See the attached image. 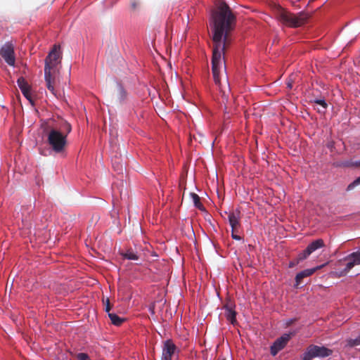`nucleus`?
Instances as JSON below:
<instances>
[{
    "label": "nucleus",
    "mask_w": 360,
    "mask_h": 360,
    "mask_svg": "<svg viewBox=\"0 0 360 360\" xmlns=\"http://www.w3.org/2000/svg\"><path fill=\"white\" fill-rule=\"evenodd\" d=\"M178 351L172 340H166L163 342L161 360H172V356Z\"/></svg>",
    "instance_id": "6e6552de"
},
{
    "label": "nucleus",
    "mask_w": 360,
    "mask_h": 360,
    "mask_svg": "<svg viewBox=\"0 0 360 360\" xmlns=\"http://www.w3.org/2000/svg\"><path fill=\"white\" fill-rule=\"evenodd\" d=\"M309 255V252L307 251V248H305L297 255V259L300 262L308 258Z\"/></svg>",
    "instance_id": "4be33fe9"
},
{
    "label": "nucleus",
    "mask_w": 360,
    "mask_h": 360,
    "mask_svg": "<svg viewBox=\"0 0 360 360\" xmlns=\"http://www.w3.org/2000/svg\"><path fill=\"white\" fill-rule=\"evenodd\" d=\"M360 184V176L351 182L347 187V191H349L353 190L355 187Z\"/></svg>",
    "instance_id": "5701e85b"
},
{
    "label": "nucleus",
    "mask_w": 360,
    "mask_h": 360,
    "mask_svg": "<svg viewBox=\"0 0 360 360\" xmlns=\"http://www.w3.org/2000/svg\"><path fill=\"white\" fill-rule=\"evenodd\" d=\"M360 345V334L354 339H349L347 342V346L349 347H354L356 346Z\"/></svg>",
    "instance_id": "412c9836"
},
{
    "label": "nucleus",
    "mask_w": 360,
    "mask_h": 360,
    "mask_svg": "<svg viewBox=\"0 0 360 360\" xmlns=\"http://www.w3.org/2000/svg\"><path fill=\"white\" fill-rule=\"evenodd\" d=\"M149 311H150L152 314H154V310H153V309L150 308V309H149Z\"/></svg>",
    "instance_id": "473e14b6"
},
{
    "label": "nucleus",
    "mask_w": 360,
    "mask_h": 360,
    "mask_svg": "<svg viewBox=\"0 0 360 360\" xmlns=\"http://www.w3.org/2000/svg\"><path fill=\"white\" fill-rule=\"evenodd\" d=\"M72 130L71 125L65 122L60 129L52 128L49 130L47 141L53 151L60 153L64 151L67 143V136Z\"/></svg>",
    "instance_id": "f03ea898"
},
{
    "label": "nucleus",
    "mask_w": 360,
    "mask_h": 360,
    "mask_svg": "<svg viewBox=\"0 0 360 360\" xmlns=\"http://www.w3.org/2000/svg\"><path fill=\"white\" fill-rule=\"evenodd\" d=\"M0 55L10 66L15 65V53L12 44L6 43L0 49Z\"/></svg>",
    "instance_id": "0eeeda50"
},
{
    "label": "nucleus",
    "mask_w": 360,
    "mask_h": 360,
    "mask_svg": "<svg viewBox=\"0 0 360 360\" xmlns=\"http://www.w3.org/2000/svg\"><path fill=\"white\" fill-rule=\"evenodd\" d=\"M59 47L54 45L52 50L49 53L48 56L44 60V79L47 89L53 94H55L54 86L52 84L53 78L52 72L55 71L56 65L58 63V58L60 53L58 51Z\"/></svg>",
    "instance_id": "7ed1b4c3"
},
{
    "label": "nucleus",
    "mask_w": 360,
    "mask_h": 360,
    "mask_svg": "<svg viewBox=\"0 0 360 360\" xmlns=\"http://www.w3.org/2000/svg\"><path fill=\"white\" fill-rule=\"evenodd\" d=\"M342 260L347 262L345 265V267L343 269L344 270H345L347 273H348L354 266H356L352 259H347V256L345 257Z\"/></svg>",
    "instance_id": "aec40b11"
},
{
    "label": "nucleus",
    "mask_w": 360,
    "mask_h": 360,
    "mask_svg": "<svg viewBox=\"0 0 360 360\" xmlns=\"http://www.w3.org/2000/svg\"><path fill=\"white\" fill-rule=\"evenodd\" d=\"M347 259H352L355 265H360V249L358 248L357 251L353 252L347 255Z\"/></svg>",
    "instance_id": "6ab92c4d"
},
{
    "label": "nucleus",
    "mask_w": 360,
    "mask_h": 360,
    "mask_svg": "<svg viewBox=\"0 0 360 360\" xmlns=\"http://www.w3.org/2000/svg\"><path fill=\"white\" fill-rule=\"evenodd\" d=\"M105 311L108 314L110 313V303L109 299H106L105 300Z\"/></svg>",
    "instance_id": "bb28decb"
},
{
    "label": "nucleus",
    "mask_w": 360,
    "mask_h": 360,
    "mask_svg": "<svg viewBox=\"0 0 360 360\" xmlns=\"http://www.w3.org/2000/svg\"><path fill=\"white\" fill-rule=\"evenodd\" d=\"M77 360H91L89 356L84 352H81L77 354Z\"/></svg>",
    "instance_id": "b1692460"
},
{
    "label": "nucleus",
    "mask_w": 360,
    "mask_h": 360,
    "mask_svg": "<svg viewBox=\"0 0 360 360\" xmlns=\"http://www.w3.org/2000/svg\"><path fill=\"white\" fill-rule=\"evenodd\" d=\"M236 16L226 2H221L212 13L213 50L212 69L214 82L219 86L223 101H228L231 92L226 74L225 48L228 34L233 30Z\"/></svg>",
    "instance_id": "f257e3e1"
},
{
    "label": "nucleus",
    "mask_w": 360,
    "mask_h": 360,
    "mask_svg": "<svg viewBox=\"0 0 360 360\" xmlns=\"http://www.w3.org/2000/svg\"><path fill=\"white\" fill-rule=\"evenodd\" d=\"M228 220L231 227V232H233L234 231V229L239 225V212H238V213L233 212H230L228 216Z\"/></svg>",
    "instance_id": "4468645a"
},
{
    "label": "nucleus",
    "mask_w": 360,
    "mask_h": 360,
    "mask_svg": "<svg viewBox=\"0 0 360 360\" xmlns=\"http://www.w3.org/2000/svg\"><path fill=\"white\" fill-rule=\"evenodd\" d=\"M17 84H18V86L20 88V91H22V94H23V96L30 102L32 103V95H31V92H30V86L28 84L27 82L25 79L24 77H21L18 79Z\"/></svg>",
    "instance_id": "9b49d317"
},
{
    "label": "nucleus",
    "mask_w": 360,
    "mask_h": 360,
    "mask_svg": "<svg viewBox=\"0 0 360 360\" xmlns=\"http://www.w3.org/2000/svg\"><path fill=\"white\" fill-rule=\"evenodd\" d=\"M286 85H287V88L291 89L292 88V80L288 81V82L286 83Z\"/></svg>",
    "instance_id": "c756f323"
},
{
    "label": "nucleus",
    "mask_w": 360,
    "mask_h": 360,
    "mask_svg": "<svg viewBox=\"0 0 360 360\" xmlns=\"http://www.w3.org/2000/svg\"><path fill=\"white\" fill-rule=\"evenodd\" d=\"M333 354V350L316 345H309L301 356V360H312L314 358L323 359Z\"/></svg>",
    "instance_id": "20e7f679"
},
{
    "label": "nucleus",
    "mask_w": 360,
    "mask_h": 360,
    "mask_svg": "<svg viewBox=\"0 0 360 360\" xmlns=\"http://www.w3.org/2000/svg\"><path fill=\"white\" fill-rule=\"evenodd\" d=\"M311 102L318 104L321 107H322V109H317L319 113L324 114L326 112L328 108V103L324 98H316Z\"/></svg>",
    "instance_id": "2eb2a0df"
},
{
    "label": "nucleus",
    "mask_w": 360,
    "mask_h": 360,
    "mask_svg": "<svg viewBox=\"0 0 360 360\" xmlns=\"http://www.w3.org/2000/svg\"><path fill=\"white\" fill-rule=\"evenodd\" d=\"M300 263V262L297 260V259L296 258L294 260H292L289 262V264H288V267L289 268H293L295 266H296L297 264H298Z\"/></svg>",
    "instance_id": "cd10ccee"
},
{
    "label": "nucleus",
    "mask_w": 360,
    "mask_h": 360,
    "mask_svg": "<svg viewBox=\"0 0 360 360\" xmlns=\"http://www.w3.org/2000/svg\"><path fill=\"white\" fill-rule=\"evenodd\" d=\"M108 316L112 323L116 326H120L125 321L124 318L120 317L115 313L110 312L108 314Z\"/></svg>",
    "instance_id": "dca6fc26"
},
{
    "label": "nucleus",
    "mask_w": 360,
    "mask_h": 360,
    "mask_svg": "<svg viewBox=\"0 0 360 360\" xmlns=\"http://www.w3.org/2000/svg\"><path fill=\"white\" fill-rule=\"evenodd\" d=\"M120 255L125 259L137 261L139 259V256L136 251L133 248H129L126 251H120Z\"/></svg>",
    "instance_id": "f8f14e48"
},
{
    "label": "nucleus",
    "mask_w": 360,
    "mask_h": 360,
    "mask_svg": "<svg viewBox=\"0 0 360 360\" xmlns=\"http://www.w3.org/2000/svg\"><path fill=\"white\" fill-rule=\"evenodd\" d=\"M359 334H360V333H359Z\"/></svg>",
    "instance_id": "c9c22d12"
},
{
    "label": "nucleus",
    "mask_w": 360,
    "mask_h": 360,
    "mask_svg": "<svg viewBox=\"0 0 360 360\" xmlns=\"http://www.w3.org/2000/svg\"><path fill=\"white\" fill-rule=\"evenodd\" d=\"M190 195H191V198L193 200L194 206L196 208L199 209L200 210H204L205 208H204L202 204L200 202L199 195L198 194L195 193H191Z\"/></svg>",
    "instance_id": "a211bd4d"
},
{
    "label": "nucleus",
    "mask_w": 360,
    "mask_h": 360,
    "mask_svg": "<svg viewBox=\"0 0 360 360\" xmlns=\"http://www.w3.org/2000/svg\"><path fill=\"white\" fill-rule=\"evenodd\" d=\"M113 167H115V169L119 172H121L122 171V165H120V167L117 166V167H115V164L113 163Z\"/></svg>",
    "instance_id": "7c9ffc66"
},
{
    "label": "nucleus",
    "mask_w": 360,
    "mask_h": 360,
    "mask_svg": "<svg viewBox=\"0 0 360 360\" xmlns=\"http://www.w3.org/2000/svg\"><path fill=\"white\" fill-rule=\"evenodd\" d=\"M250 360H255V359H250Z\"/></svg>",
    "instance_id": "72a5a7b5"
},
{
    "label": "nucleus",
    "mask_w": 360,
    "mask_h": 360,
    "mask_svg": "<svg viewBox=\"0 0 360 360\" xmlns=\"http://www.w3.org/2000/svg\"><path fill=\"white\" fill-rule=\"evenodd\" d=\"M296 321H297L296 318L288 319L285 320L284 324L286 327H288L291 324H292L294 322H295Z\"/></svg>",
    "instance_id": "a878e982"
},
{
    "label": "nucleus",
    "mask_w": 360,
    "mask_h": 360,
    "mask_svg": "<svg viewBox=\"0 0 360 360\" xmlns=\"http://www.w3.org/2000/svg\"><path fill=\"white\" fill-rule=\"evenodd\" d=\"M325 246L324 242L321 238H318L313 240L307 246V250L309 254H312L316 250L322 248Z\"/></svg>",
    "instance_id": "ddd939ff"
},
{
    "label": "nucleus",
    "mask_w": 360,
    "mask_h": 360,
    "mask_svg": "<svg viewBox=\"0 0 360 360\" xmlns=\"http://www.w3.org/2000/svg\"><path fill=\"white\" fill-rule=\"evenodd\" d=\"M355 165H356V166H360V160H356V161L355 162Z\"/></svg>",
    "instance_id": "2f4dec72"
},
{
    "label": "nucleus",
    "mask_w": 360,
    "mask_h": 360,
    "mask_svg": "<svg viewBox=\"0 0 360 360\" xmlns=\"http://www.w3.org/2000/svg\"><path fill=\"white\" fill-rule=\"evenodd\" d=\"M334 274L336 275V276L338 277H343V276H345L347 273L345 271V270H344L343 269H340V270H338V271H335L334 272Z\"/></svg>",
    "instance_id": "393cba45"
},
{
    "label": "nucleus",
    "mask_w": 360,
    "mask_h": 360,
    "mask_svg": "<svg viewBox=\"0 0 360 360\" xmlns=\"http://www.w3.org/2000/svg\"><path fill=\"white\" fill-rule=\"evenodd\" d=\"M323 265H320L311 269H306L299 272L295 276V287L297 288L302 284V279L312 275L316 270L320 269Z\"/></svg>",
    "instance_id": "9d476101"
},
{
    "label": "nucleus",
    "mask_w": 360,
    "mask_h": 360,
    "mask_svg": "<svg viewBox=\"0 0 360 360\" xmlns=\"http://www.w3.org/2000/svg\"><path fill=\"white\" fill-rule=\"evenodd\" d=\"M296 331L289 333H284L277 338L270 347L271 354L275 356L280 351L285 348L292 335H294Z\"/></svg>",
    "instance_id": "423d86ee"
},
{
    "label": "nucleus",
    "mask_w": 360,
    "mask_h": 360,
    "mask_svg": "<svg viewBox=\"0 0 360 360\" xmlns=\"http://www.w3.org/2000/svg\"><path fill=\"white\" fill-rule=\"evenodd\" d=\"M307 15L304 13L294 15L283 11L279 15V20L284 25L292 27H297L302 25L307 21Z\"/></svg>",
    "instance_id": "39448f33"
},
{
    "label": "nucleus",
    "mask_w": 360,
    "mask_h": 360,
    "mask_svg": "<svg viewBox=\"0 0 360 360\" xmlns=\"http://www.w3.org/2000/svg\"><path fill=\"white\" fill-rule=\"evenodd\" d=\"M117 86L118 99L120 103H122L125 101V99L127 98V92L121 83L117 82Z\"/></svg>",
    "instance_id": "f3484780"
},
{
    "label": "nucleus",
    "mask_w": 360,
    "mask_h": 360,
    "mask_svg": "<svg viewBox=\"0 0 360 360\" xmlns=\"http://www.w3.org/2000/svg\"><path fill=\"white\" fill-rule=\"evenodd\" d=\"M359 249H360V246H359Z\"/></svg>",
    "instance_id": "f704fd0d"
},
{
    "label": "nucleus",
    "mask_w": 360,
    "mask_h": 360,
    "mask_svg": "<svg viewBox=\"0 0 360 360\" xmlns=\"http://www.w3.org/2000/svg\"><path fill=\"white\" fill-rule=\"evenodd\" d=\"M231 238L233 240H239V241L240 240H243V242H244V240H243V238L240 236L234 233V231L231 232Z\"/></svg>",
    "instance_id": "c85d7f7f"
},
{
    "label": "nucleus",
    "mask_w": 360,
    "mask_h": 360,
    "mask_svg": "<svg viewBox=\"0 0 360 360\" xmlns=\"http://www.w3.org/2000/svg\"><path fill=\"white\" fill-rule=\"evenodd\" d=\"M236 305L234 303L231 302H227L223 307V309L224 310V315L226 318L227 321H229L232 325H236L237 323L236 315L237 313L235 310Z\"/></svg>",
    "instance_id": "1a4fd4ad"
}]
</instances>
